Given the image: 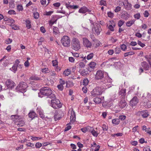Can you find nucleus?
I'll use <instances>...</instances> for the list:
<instances>
[{
  "label": "nucleus",
  "instance_id": "nucleus-46",
  "mask_svg": "<svg viewBox=\"0 0 151 151\" xmlns=\"http://www.w3.org/2000/svg\"><path fill=\"white\" fill-rule=\"evenodd\" d=\"M11 26L12 27V29L14 30H17L19 29V27L17 26L14 24H11Z\"/></svg>",
  "mask_w": 151,
  "mask_h": 151
},
{
  "label": "nucleus",
  "instance_id": "nucleus-17",
  "mask_svg": "<svg viewBox=\"0 0 151 151\" xmlns=\"http://www.w3.org/2000/svg\"><path fill=\"white\" fill-rule=\"evenodd\" d=\"M96 63L94 62H91L89 64V67H88V70L90 72H91L95 68Z\"/></svg>",
  "mask_w": 151,
  "mask_h": 151
},
{
  "label": "nucleus",
  "instance_id": "nucleus-40",
  "mask_svg": "<svg viewBox=\"0 0 151 151\" xmlns=\"http://www.w3.org/2000/svg\"><path fill=\"white\" fill-rule=\"evenodd\" d=\"M142 99H143L142 102L144 103V105H145L146 104H147L148 100L147 99H146L145 98L144 96H142Z\"/></svg>",
  "mask_w": 151,
  "mask_h": 151
},
{
  "label": "nucleus",
  "instance_id": "nucleus-6",
  "mask_svg": "<svg viewBox=\"0 0 151 151\" xmlns=\"http://www.w3.org/2000/svg\"><path fill=\"white\" fill-rule=\"evenodd\" d=\"M61 42L64 47H68L70 45V40L69 37L67 36H63L61 40Z\"/></svg>",
  "mask_w": 151,
  "mask_h": 151
},
{
  "label": "nucleus",
  "instance_id": "nucleus-37",
  "mask_svg": "<svg viewBox=\"0 0 151 151\" xmlns=\"http://www.w3.org/2000/svg\"><path fill=\"white\" fill-rule=\"evenodd\" d=\"M124 22L122 20H120L119 21L118 23V26L119 27H121L124 23Z\"/></svg>",
  "mask_w": 151,
  "mask_h": 151
},
{
  "label": "nucleus",
  "instance_id": "nucleus-11",
  "mask_svg": "<svg viewBox=\"0 0 151 151\" xmlns=\"http://www.w3.org/2000/svg\"><path fill=\"white\" fill-rule=\"evenodd\" d=\"M139 102V99L137 96L134 97L130 101V105L132 107L137 105Z\"/></svg>",
  "mask_w": 151,
  "mask_h": 151
},
{
  "label": "nucleus",
  "instance_id": "nucleus-30",
  "mask_svg": "<svg viewBox=\"0 0 151 151\" xmlns=\"http://www.w3.org/2000/svg\"><path fill=\"white\" fill-rule=\"evenodd\" d=\"M112 122L113 124L115 125L119 124L120 122L119 119H115L112 120Z\"/></svg>",
  "mask_w": 151,
  "mask_h": 151
},
{
  "label": "nucleus",
  "instance_id": "nucleus-18",
  "mask_svg": "<svg viewBox=\"0 0 151 151\" xmlns=\"http://www.w3.org/2000/svg\"><path fill=\"white\" fill-rule=\"evenodd\" d=\"M112 80L108 76H106L102 80V82L103 83H107L111 82Z\"/></svg>",
  "mask_w": 151,
  "mask_h": 151
},
{
  "label": "nucleus",
  "instance_id": "nucleus-39",
  "mask_svg": "<svg viewBox=\"0 0 151 151\" xmlns=\"http://www.w3.org/2000/svg\"><path fill=\"white\" fill-rule=\"evenodd\" d=\"M20 62L19 61V60L18 59H17L15 60L14 65L17 68L19 64H20Z\"/></svg>",
  "mask_w": 151,
  "mask_h": 151
},
{
  "label": "nucleus",
  "instance_id": "nucleus-38",
  "mask_svg": "<svg viewBox=\"0 0 151 151\" xmlns=\"http://www.w3.org/2000/svg\"><path fill=\"white\" fill-rule=\"evenodd\" d=\"M115 26V25H114L113 26L112 25H110L108 27V28L109 30H110L111 31L113 32L114 30V27Z\"/></svg>",
  "mask_w": 151,
  "mask_h": 151
},
{
  "label": "nucleus",
  "instance_id": "nucleus-27",
  "mask_svg": "<svg viewBox=\"0 0 151 151\" xmlns=\"http://www.w3.org/2000/svg\"><path fill=\"white\" fill-rule=\"evenodd\" d=\"M78 72L81 75L83 76H86L88 73V71L85 69L81 71V70H79Z\"/></svg>",
  "mask_w": 151,
  "mask_h": 151
},
{
  "label": "nucleus",
  "instance_id": "nucleus-50",
  "mask_svg": "<svg viewBox=\"0 0 151 151\" xmlns=\"http://www.w3.org/2000/svg\"><path fill=\"white\" fill-rule=\"evenodd\" d=\"M87 132H91L92 131V130L93 129V128L89 126H87L86 127Z\"/></svg>",
  "mask_w": 151,
  "mask_h": 151
},
{
  "label": "nucleus",
  "instance_id": "nucleus-24",
  "mask_svg": "<svg viewBox=\"0 0 151 151\" xmlns=\"http://www.w3.org/2000/svg\"><path fill=\"white\" fill-rule=\"evenodd\" d=\"M93 45L95 47L99 46L100 42L99 40H93Z\"/></svg>",
  "mask_w": 151,
  "mask_h": 151
},
{
  "label": "nucleus",
  "instance_id": "nucleus-53",
  "mask_svg": "<svg viewBox=\"0 0 151 151\" xmlns=\"http://www.w3.org/2000/svg\"><path fill=\"white\" fill-rule=\"evenodd\" d=\"M102 128L104 131H107L108 129V127L105 124H103Z\"/></svg>",
  "mask_w": 151,
  "mask_h": 151
},
{
  "label": "nucleus",
  "instance_id": "nucleus-54",
  "mask_svg": "<svg viewBox=\"0 0 151 151\" xmlns=\"http://www.w3.org/2000/svg\"><path fill=\"white\" fill-rule=\"evenodd\" d=\"M121 49L123 51H125L127 49V46L124 44H123L121 45Z\"/></svg>",
  "mask_w": 151,
  "mask_h": 151
},
{
  "label": "nucleus",
  "instance_id": "nucleus-28",
  "mask_svg": "<svg viewBox=\"0 0 151 151\" xmlns=\"http://www.w3.org/2000/svg\"><path fill=\"white\" fill-rule=\"evenodd\" d=\"M94 102L96 104H99L101 103V98L96 97L93 99Z\"/></svg>",
  "mask_w": 151,
  "mask_h": 151
},
{
  "label": "nucleus",
  "instance_id": "nucleus-32",
  "mask_svg": "<svg viewBox=\"0 0 151 151\" xmlns=\"http://www.w3.org/2000/svg\"><path fill=\"white\" fill-rule=\"evenodd\" d=\"M17 66L14 65L12 67L9 69V70L13 72L14 73H15L17 71Z\"/></svg>",
  "mask_w": 151,
  "mask_h": 151
},
{
  "label": "nucleus",
  "instance_id": "nucleus-2",
  "mask_svg": "<svg viewBox=\"0 0 151 151\" xmlns=\"http://www.w3.org/2000/svg\"><path fill=\"white\" fill-rule=\"evenodd\" d=\"M71 47L73 49L76 51H78L81 48V42L79 40L76 38H73L71 42Z\"/></svg>",
  "mask_w": 151,
  "mask_h": 151
},
{
  "label": "nucleus",
  "instance_id": "nucleus-33",
  "mask_svg": "<svg viewBox=\"0 0 151 151\" xmlns=\"http://www.w3.org/2000/svg\"><path fill=\"white\" fill-rule=\"evenodd\" d=\"M71 73V71L70 70L67 69L65 70L63 72V74L65 76H68Z\"/></svg>",
  "mask_w": 151,
  "mask_h": 151
},
{
  "label": "nucleus",
  "instance_id": "nucleus-3",
  "mask_svg": "<svg viewBox=\"0 0 151 151\" xmlns=\"http://www.w3.org/2000/svg\"><path fill=\"white\" fill-rule=\"evenodd\" d=\"M27 87V85L26 83L21 82L17 86L16 90L18 91L23 93L26 91Z\"/></svg>",
  "mask_w": 151,
  "mask_h": 151
},
{
  "label": "nucleus",
  "instance_id": "nucleus-7",
  "mask_svg": "<svg viewBox=\"0 0 151 151\" xmlns=\"http://www.w3.org/2000/svg\"><path fill=\"white\" fill-rule=\"evenodd\" d=\"M102 29L100 26L98 24L94 25L92 29L93 32L95 35H99Z\"/></svg>",
  "mask_w": 151,
  "mask_h": 151
},
{
  "label": "nucleus",
  "instance_id": "nucleus-10",
  "mask_svg": "<svg viewBox=\"0 0 151 151\" xmlns=\"http://www.w3.org/2000/svg\"><path fill=\"white\" fill-rule=\"evenodd\" d=\"M135 114L137 116H141L144 118L147 117L149 115L148 112L147 110L137 111L136 112Z\"/></svg>",
  "mask_w": 151,
  "mask_h": 151
},
{
  "label": "nucleus",
  "instance_id": "nucleus-15",
  "mask_svg": "<svg viewBox=\"0 0 151 151\" xmlns=\"http://www.w3.org/2000/svg\"><path fill=\"white\" fill-rule=\"evenodd\" d=\"M71 116H70V123H73L76 120V114L73 109L70 111Z\"/></svg>",
  "mask_w": 151,
  "mask_h": 151
},
{
  "label": "nucleus",
  "instance_id": "nucleus-52",
  "mask_svg": "<svg viewBox=\"0 0 151 151\" xmlns=\"http://www.w3.org/2000/svg\"><path fill=\"white\" fill-rule=\"evenodd\" d=\"M42 71L43 73H48L49 71L47 68L42 69Z\"/></svg>",
  "mask_w": 151,
  "mask_h": 151
},
{
  "label": "nucleus",
  "instance_id": "nucleus-43",
  "mask_svg": "<svg viewBox=\"0 0 151 151\" xmlns=\"http://www.w3.org/2000/svg\"><path fill=\"white\" fill-rule=\"evenodd\" d=\"M31 80L35 81H37L40 80V78L35 76H32L31 77Z\"/></svg>",
  "mask_w": 151,
  "mask_h": 151
},
{
  "label": "nucleus",
  "instance_id": "nucleus-59",
  "mask_svg": "<svg viewBox=\"0 0 151 151\" xmlns=\"http://www.w3.org/2000/svg\"><path fill=\"white\" fill-rule=\"evenodd\" d=\"M137 44L142 47H143L145 46V44L142 43L141 41L138 40L137 41Z\"/></svg>",
  "mask_w": 151,
  "mask_h": 151
},
{
  "label": "nucleus",
  "instance_id": "nucleus-44",
  "mask_svg": "<svg viewBox=\"0 0 151 151\" xmlns=\"http://www.w3.org/2000/svg\"><path fill=\"white\" fill-rule=\"evenodd\" d=\"M134 54L133 52H127L124 54V57H126L129 55H132Z\"/></svg>",
  "mask_w": 151,
  "mask_h": 151
},
{
  "label": "nucleus",
  "instance_id": "nucleus-51",
  "mask_svg": "<svg viewBox=\"0 0 151 151\" xmlns=\"http://www.w3.org/2000/svg\"><path fill=\"white\" fill-rule=\"evenodd\" d=\"M79 68H83L85 66V64L83 62H80L78 64Z\"/></svg>",
  "mask_w": 151,
  "mask_h": 151
},
{
  "label": "nucleus",
  "instance_id": "nucleus-25",
  "mask_svg": "<svg viewBox=\"0 0 151 151\" xmlns=\"http://www.w3.org/2000/svg\"><path fill=\"white\" fill-rule=\"evenodd\" d=\"M135 21V19L129 21L126 23V25L128 27H130L134 23Z\"/></svg>",
  "mask_w": 151,
  "mask_h": 151
},
{
  "label": "nucleus",
  "instance_id": "nucleus-58",
  "mask_svg": "<svg viewBox=\"0 0 151 151\" xmlns=\"http://www.w3.org/2000/svg\"><path fill=\"white\" fill-rule=\"evenodd\" d=\"M8 13L10 14H16L15 11L13 10H11L9 11Z\"/></svg>",
  "mask_w": 151,
  "mask_h": 151
},
{
  "label": "nucleus",
  "instance_id": "nucleus-16",
  "mask_svg": "<svg viewBox=\"0 0 151 151\" xmlns=\"http://www.w3.org/2000/svg\"><path fill=\"white\" fill-rule=\"evenodd\" d=\"M126 89H121L119 92V95L120 96V97L121 98L125 99L126 95Z\"/></svg>",
  "mask_w": 151,
  "mask_h": 151
},
{
  "label": "nucleus",
  "instance_id": "nucleus-19",
  "mask_svg": "<svg viewBox=\"0 0 151 151\" xmlns=\"http://www.w3.org/2000/svg\"><path fill=\"white\" fill-rule=\"evenodd\" d=\"M87 12H90L86 6H83L81 7L79 10L78 12L80 13L84 14Z\"/></svg>",
  "mask_w": 151,
  "mask_h": 151
},
{
  "label": "nucleus",
  "instance_id": "nucleus-14",
  "mask_svg": "<svg viewBox=\"0 0 151 151\" xmlns=\"http://www.w3.org/2000/svg\"><path fill=\"white\" fill-rule=\"evenodd\" d=\"M11 119L15 123L17 122V121L21 119V116L18 115H13L10 116Z\"/></svg>",
  "mask_w": 151,
  "mask_h": 151
},
{
  "label": "nucleus",
  "instance_id": "nucleus-1",
  "mask_svg": "<svg viewBox=\"0 0 151 151\" xmlns=\"http://www.w3.org/2000/svg\"><path fill=\"white\" fill-rule=\"evenodd\" d=\"M51 89L48 87H44L40 90V92L38 93V96L42 98L43 96H47L49 98L52 99L55 98V95L52 93Z\"/></svg>",
  "mask_w": 151,
  "mask_h": 151
},
{
  "label": "nucleus",
  "instance_id": "nucleus-60",
  "mask_svg": "<svg viewBox=\"0 0 151 151\" xmlns=\"http://www.w3.org/2000/svg\"><path fill=\"white\" fill-rule=\"evenodd\" d=\"M126 116L125 115H120L119 117V119L121 120H123L126 119Z\"/></svg>",
  "mask_w": 151,
  "mask_h": 151
},
{
  "label": "nucleus",
  "instance_id": "nucleus-45",
  "mask_svg": "<svg viewBox=\"0 0 151 151\" xmlns=\"http://www.w3.org/2000/svg\"><path fill=\"white\" fill-rule=\"evenodd\" d=\"M34 17L36 19H37L38 18L39 16V14L38 12H36L33 13Z\"/></svg>",
  "mask_w": 151,
  "mask_h": 151
},
{
  "label": "nucleus",
  "instance_id": "nucleus-22",
  "mask_svg": "<svg viewBox=\"0 0 151 151\" xmlns=\"http://www.w3.org/2000/svg\"><path fill=\"white\" fill-rule=\"evenodd\" d=\"M28 115L29 117L32 119L37 116L36 113L34 111H30L28 114Z\"/></svg>",
  "mask_w": 151,
  "mask_h": 151
},
{
  "label": "nucleus",
  "instance_id": "nucleus-5",
  "mask_svg": "<svg viewBox=\"0 0 151 151\" xmlns=\"http://www.w3.org/2000/svg\"><path fill=\"white\" fill-rule=\"evenodd\" d=\"M51 104L52 106L56 109L60 108L62 106L59 100L56 99H52L51 100Z\"/></svg>",
  "mask_w": 151,
  "mask_h": 151
},
{
  "label": "nucleus",
  "instance_id": "nucleus-29",
  "mask_svg": "<svg viewBox=\"0 0 151 151\" xmlns=\"http://www.w3.org/2000/svg\"><path fill=\"white\" fill-rule=\"evenodd\" d=\"M59 33L58 28L57 27H54L53 28V34L54 35H57Z\"/></svg>",
  "mask_w": 151,
  "mask_h": 151
},
{
  "label": "nucleus",
  "instance_id": "nucleus-26",
  "mask_svg": "<svg viewBox=\"0 0 151 151\" xmlns=\"http://www.w3.org/2000/svg\"><path fill=\"white\" fill-rule=\"evenodd\" d=\"M26 25V27L27 29H29L31 27V25L30 21L28 19H27L25 21Z\"/></svg>",
  "mask_w": 151,
  "mask_h": 151
},
{
  "label": "nucleus",
  "instance_id": "nucleus-8",
  "mask_svg": "<svg viewBox=\"0 0 151 151\" xmlns=\"http://www.w3.org/2000/svg\"><path fill=\"white\" fill-rule=\"evenodd\" d=\"M104 72H103L101 70L97 71L95 76V79L96 80H99L102 79L104 78Z\"/></svg>",
  "mask_w": 151,
  "mask_h": 151
},
{
  "label": "nucleus",
  "instance_id": "nucleus-64",
  "mask_svg": "<svg viewBox=\"0 0 151 151\" xmlns=\"http://www.w3.org/2000/svg\"><path fill=\"white\" fill-rule=\"evenodd\" d=\"M59 83L60 84L63 86V85H64L65 83V82L62 79H60Z\"/></svg>",
  "mask_w": 151,
  "mask_h": 151
},
{
  "label": "nucleus",
  "instance_id": "nucleus-42",
  "mask_svg": "<svg viewBox=\"0 0 151 151\" xmlns=\"http://www.w3.org/2000/svg\"><path fill=\"white\" fill-rule=\"evenodd\" d=\"M99 4L101 5L106 6V1L103 0H101L99 1Z\"/></svg>",
  "mask_w": 151,
  "mask_h": 151
},
{
  "label": "nucleus",
  "instance_id": "nucleus-9",
  "mask_svg": "<svg viewBox=\"0 0 151 151\" xmlns=\"http://www.w3.org/2000/svg\"><path fill=\"white\" fill-rule=\"evenodd\" d=\"M6 84L8 88L12 89L15 86V83L12 80L10 79H8L6 82Z\"/></svg>",
  "mask_w": 151,
  "mask_h": 151
},
{
  "label": "nucleus",
  "instance_id": "nucleus-13",
  "mask_svg": "<svg viewBox=\"0 0 151 151\" xmlns=\"http://www.w3.org/2000/svg\"><path fill=\"white\" fill-rule=\"evenodd\" d=\"M118 105L121 108H123L125 107L127 105V103L125 101V99H120Z\"/></svg>",
  "mask_w": 151,
  "mask_h": 151
},
{
  "label": "nucleus",
  "instance_id": "nucleus-57",
  "mask_svg": "<svg viewBox=\"0 0 151 151\" xmlns=\"http://www.w3.org/2000/svg\"><path fill=\"white\" fill-rule=\"evenodd\" d=\"M115 51L116 54H118L121 52V50L119 48L117 47L115 48Z\"/></svg>",
  "mask_w": 151,
  "mask_h": 151
},
{
  "label": "nucleus",
  "instance_id": "nucleus-23",
  "mask_svg": "<svg viewBox=\"0 0 151 151\" xmlns=\"http://www.w3.org/2000/svg\"><path fill=\"white\" fill-rule=\"evenodd\" d=\"M129 17V15L127 12H125L121 15V17L125 20L127 19Z\"/></svg>",
  "mask_w": 151,
  "mask_h": 151
},
{
  "label": "nucleus",
  "instance_id": "nucleus-36",
  "mask_svg": "<svg viewBox=\"0 0 151 151\" xmlns=\"http://www.w3.org/2000/svg\"><path fill=\"white\" fill-rule=\"evenodd\" d=\"M131 4L127 1V4L125 6V8L127 10H130L131 9Z\"/></svg>",
  "mask_w": 151,
  "mask_h": 151
},
{
  "label": "nucleus",
  "instance_id": "nucleus-12",
  "mask_svg": "<svg viewBox=\"0 0 151 151\" xmlns=\"http://www.w3.org/2000/svg\"><path fill=\"white\" fill-rule=\"evenodd\" d=\"M83 45L87 48H91L92 46L91 42L86 38H83Z\"/></svg>",
  "mask_w": 151,
  "mask_h": 151
},
{
  "label": "nucleus",
  "instance_id": "nucleus-55",
  "mask_svg": "<svg viewBox=\"0 0 151 151\" xmlns=\"http://www.w3.org/2000/svg\"><path fill=\"white\" fill-rule=\"evenodd\" d=\"M42 144L40 142H37L35 145V146L36 148H39L42 146Z\"/></svg>",
  "mask_w": 151,
  "mask_h": 151
},
{
  "label": "nucleus",
  "instance_id": "nucleus-56",
  "mask_svg": "<svg viewBox=\"0 0 151 151\" xmlns=\"http://www.w3.org/2000/svg\"><path fill=\"white\" fill-rule=\"evenodd\" d=\"M107 14H108V16L109 17H110L111 18H112L113 17H114V14L110 12H108L107 13Z\"/></svg>",
  "mask_w": 151,
  "mask_h": 151
},
{
  "label": "nucleus",
  "instance_id": "nucleus-62",
  "mask_svg": "<svg viewBox=\"0 0 151 151\" xmlns=\"http://www.w3.org/2000/svg\"><path fill=\"white\" fill-rule=\"evenodd\" d=\"M12 40L10 38H8L6 40V44H10L12 42Z\"/></svg>",
  "mask_w": 151,
  "mask_h": 151
},
{
  "label": "nucleus",
  "instance_id": "nucleus-63",
  "mask_svg": "<svg viewBox=\"0 0 151 151\" xmlns=\"http://www.w3.org/2000/svg\"><path fill=\"white\" fill-rule=\"evenodd\" d=\"M57 87L58 89L60 91L63 90L64 88L63 86L60 84L58 85Z\"/></svg>",
  "mask_w": 151,
  "mask_h": 151
},
{
  "label": "nucleus",
  "instance_id": "nucleus-31",
  "mask_svg": "<svg viewBox=\"0 0 151 151\" xmlns=\"http://www.w3.org/2000/svg\"><path fill=\"white\" fill-rule=\"evenodd\" d=\"M91 133L95 137H97L99 134L98 132L95 131L93 128Z\"/></svg>",
  "mask_w": 151,
  "mask_h": 151
},
{
  "label": "nucleus",
  "instance_id": "nucleus-49",
  "mask_svg": "<svg viewBox=\"0 0 151 151\" xmlns=\"http://www.w3.org/2000/svg\"><path fill=\"white\" fill-rule=\"evenodd\" d=\"M143 151H151L150 147L148 146H145L143 148Z\"/></svg>",
  "mask_w": 151,
  "mask_h": 151
},
{
  "label": "nucleus",
  "instance_id": "nucleus-48",
  "mask_svg": "<svg viewBox=\"0 0 151 151\" xmlns=\"http://www.w3.org/2000/svg\"><path fill=\"white\" fill-rule=\"evenodd\" d=\"M17 9L19 11H22L23 10L22 6L21 5H18L17 6Z\"/></svg>",
  "mask_w": 151,
  "mask_h": 151
},
{
  "label": "nucleus",
  "instance_id": "nucleus-61",
  "mask_svg": "<svg viewBox=\"0 0 151 151\" xmlns=\"http://www.w3.org/2000/svg\"><path fill=\"white\" fill-rule=\"evenodd\" d=\"M121 9V7L119 6H117L116 9L114 10L115 12L117 13L120 11Z\"/></svg>",
  "mask_w": 151,
  "mask_h": 151
},
{
  "label": "nucleus",
  "instance_id": "nucleus-34",
  "mask_svg": "<svg viewBox=\"0 0 151 151\" xmlns=\"http://www.w3.org/2000/svg\"><path fill=\"white\" fill-rule=\"evenodd\" d=\"M94 55L93 53H91L87 55L86 57V59L88 60L91 59L93 57Z\"/></svg>",
  "mask_w": 151,
  "mask_h": 151
},
{
  "label": "nucleus",
  "instance_id": "nucleus-35",
  "mask_svg": "<svg viewBox=\"0 0 151 151\" xmlns=\"http://www.w3.org/2000/svg\"><path fill=\"white\" fill-rule=\"evenodd\" d=\"M89 82L88 80L87 79H84L83 81L82 84L85 86H87Z\"/></svg>",
  "mask_w": 151,
  "mask_h": 151
},
{
  "label": "nucleus",
  "instance_id": "nucleus-47",
  "mask_svg": "<svg viewBox=\"0 0 151 151\" xmlns=\"http://www.w3.org/2000/svg\"><path fill=\"white\" fill-rule=\"evenodd\" d=\"M26 145H27V146L28 147H30L32 148L35 147L34 145L33 144L31 143L30 142H29L27 143L26 144Z\"/></svg>",
  "mask_w": 151,
  "mask_h": 151
},
{
  "label": "nucleus",
  "instance_id": "nucleus-21",
  "mask_svg": "<svg viewBox=\"0 0 151 151\" xmlns=\"http://www.w3.org/2000/svg\"><path fill=\"white\" fill-rule=\"evenodd\" d=\"M141 65L144 69L148 70L149 66L147 63L145 61L142 62L141 63Z\"/></svg>",
  "mask_w": 151,
  "mask_h": 151
},
{
  "label": "nucleus",
  "instance_id": "nucleus-41",
  "mask_svg": "<svg viewBox=\"0 0 151 151\" xmlns=\"http://www.w3.org/2000/svg\"><path fill=\"white\" fill-rule=\"evenodd\" d=\"M140 15L139 13H137L134 15V17L137 19H139L140 17Z\"/></svg>",
  "mask_w": 151,
  "mask_h": 151
},
{
  "label": "nucleus",
  "instance_id": "nucleus-4",
  "mask_svg": "<svg viewBox=\"0 0 151 151\" xmlns=\"http://www.w3.org/2000/svg\"><path fill=\"white\" fill-rule=\"evenodd\" d=\"M102 91L101 87H96L91 91V96L95 97L101 95L102 94Z\"/></svg>",
  "mask_w": 151,
  "mask_h": 151
},
{
  "label": "nucleus",
  "instance_id": "nucleus-20",
  "mask_svg": "<svg viewBox=\"0 0 151 151\" xmlns=\"http://www.w3.org/2000/svg\"><path fill=\"white\" fill-rule=\"evenodd\" d=\"M15 124L17 125L18 127H22L24 126V122L22 119L21 118L18 121L17 123Z\"/></svg>",
  "mask_w": 151,
  "mask_h": 151
}]
</instances>
